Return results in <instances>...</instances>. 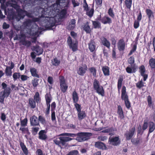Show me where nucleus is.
Segmentation results:
<instances>
[{
	"label": "nucleus",
	"mask_w": 155,
	"mask_h": 155,
	"mask_svg": "<svg viewBox=\"0 0 155 155\" xmlns=\"http://www.w3.org/2000/svg\"><path fill=\"white\" fill-rule=\"evenodd\" d=\"M136 87L139 89H140L144 86V83L143 82L142 80L138 81L136 84Z\"/></svg>",
	"instance_id": "45"
},
{
	"label": "nucleus",
	"mask_w": 155,
	"mask_h": 155,
	"mask_svg": "<svg viewBox=\"0 0 155 155\" xmlns=\"http://www.w3.org/2000/svg\"><path fill=\"white\" fill-rule=\"evenodd\" d=\"M155 130V124L153 121H150L149 123V131L148 136H149L150 134L153 132Z\"/></svg>",
	"instance_id": "27"
},
{
	"label": "nucleus",
	"mask_w": 155,
	"mask_h": 155,
	"mask_svg": "<svg viewBox=\"0 0 155 155\" xmlns=\"http://www.w3.org/2000/svg\"><path fill=\"white\" fill-rule=\"evenodd\" d=\"M59 81L60 89L63 93H65L68 89V86L64 77L62 76H59Z\"/></svg>",
	"instance_id": "7"
},
{
	"label": "nucleus",
	"mask_w": 155,
	"mask_h": 155,
	"mask_svg": "<svg viewBox=\"0 0 155 155\" xmlns=\"http://www.w3.org/2000/svg\"><path fill=\"white\" fill-rule=\"evenodd\" d=\"M69 46L70 48L72 49L73 51H75L78 50L77 44L76 43H73Z\"/></svg>",
	"instance_id": "46"
},
{
	"label": "nucleus",
	"mask_w": 155,
	"mask_h": 155,
	"mask_svg": "<svg viewBox=\"0 0 155 155\" xmlns=\"http://www.w3.org/2000/svg\"><path fill=\"white\" fill-rule=\"evenodd\" d=\"M101 43L104 46L107 47L108 49H110V41L104 37H102L101 39Z\"/></svg>",
	"instance_id": "24"
},
{
	"label": "nucleus",
	"mask_w": 155,
	"mask_h": 155,
	"mask_svg": "<svg viewBox=\"0 0 155 155\" xmlns=\"http://www.w3.org/2000/svg\"><path fill=\"white\" fill-rule=\"evenodd\" d=\"M28 129V127H21L19 129V130L22 131V133L25 134L26 133Z\"/></svg>",
	"instance_id": "63"
},
{
	"label": "nucleus",
	"mask_w": 155,
	"mask_h": 155,
	"mask_svg": "<svg viewBox=\"0 0 155 155\" xmlns=\"http://www.w3.org/2000/svg\"><path fill=\"white\" fill-rule=\"evenodd\" d=\"M99 20L104 25L107 24H110L112 22L111 18L106 15L104 16L101 19Z\"/></svg>",
	"instance_id": "20"
},
{
	"label": "nucleus",
	"mask_w": 155,
	"mask_h": 155,
	"mask_svg": "<svg viewBox=\"0 0 155 155\" xmlns=\"http://www.w3.org/2000/svg\"><path fill=\"white\" fill-rule=\"evenodd\" d=\"M56 107V104L55 102H53L51 105V119L52 121L56 120L55 110Z\"/></svg>",
	"instance_id": "17"
},
{
	"label": "nucleus",
	"mask_w": 155,
	"mask_h": 155,
	"mask_svg": "<svg viewBox=\"0 0 155 155\" xmlns=\"http://www.w3.org/2000/svg\"><path fill=\"white\" fill-rule=\"evenodd\" d=\"M92 135V133L89 132H81L77 134H73L65 133L61 134L60 135L68 137H56L53 140L54 143L61 148L62 147L66 146L67 142L74 139V138L77 136L75 140L79 142H81L87 140L90 138Z\"/></svg>",
	"instance_id": "2"
},
{
	"label": "nucleus",
	"mask_w": 155,
	"mask_h": 155,
	"mask_svg": "<svg viewBox=\"0 0 155 155\" xmlns=\"http://www.w3.org/2000/svg\"><path fill=\"white\" fill-rule=\"evenodd\" d=\"M123 81V77L120 76L118 78L117 82V88L118 90V92L120 93V90Z\"/></svg>",
	"instance_id": "35"
},
{
	"label": "nucleus",
	"mask_w": 155,
	"mask_h": 155,
	"mask_svg": "<svg viewBox=\"0 0 155 155\" xmlns=\"http://www.w3.org/2000/svg\"><path fill=\"white\" fill-rule=\"evenodd\" d=\"M38 121L40 122L41 123L44 124L45 123V118L41 115L38 116Z\"/></svg>",
	"instance_id": "61"
},
{
	"label": "nucleus",
	"mask_w": 155,
	"mask_h": 155,
	"mask_svg": "<svg viewBox=\"0 0 155 155\" xmlns=\"http://www.w3.org/2000/svg\"><path fill=\"white\" fill-rule=\"evenodd\" d=\"M114 131V128L113 127H112L104 130H103L101 132L103 133H110V132H113Z\"/></svg>",
	"instance_id": "48"
},
{
	"label": "nucleus",
	"mask_w": 155,
	"mask_h": 155,
	"mask_svg": "<svg viewBox=\"0 0 155 155\" xmlns=\"http://www.w3.org/2000/svg\"><path fill=\"white\" fill-rule=\"evenodd\" d=\"M38 80L36 78H34V79L32 81V84L34 87H36L38 86Z\"/></svg>",
	"instance_id": "56"
},
{
	"label": "nucleus",
	"mask_w": 155,
	"mask_h": 155,
	"mask_svg": "<svg viewBox=\"0 0 155 155\" xmlns=\"http://www.w3.org/2000/svg\"><path fill=\"white\" fill-rule=\"evenodd\" d=\"M5 73L6 76H11L12 74V69L8 68L6 67L5 70Z\"/></svg>",
	"instance_id": "49"
},
{
	"label": "nucleus",
	"mask_w": 155,
	"mask_h": 155,
	"mask_svg": "<svg viewBox=\"0 0 155 155\" xmlns=\"http://www.w3.org/2000/svg\"><path fill=\"white\" fill-rule=\"evenodd\" d=\"M49 0H24L25 6H33L37 5L40 6L41 15L38 18L33 17L31 18V22L39 21L41 18H45L44 27L48 30H52L55 24V20L54 18L55 14V10L54 8V4L49 6L48 1Z\"/></svg>",
	"instance_id": "1"
},
{
	"label": "nucleus",
	"mask_w": 155,
	"mask_h": 155,
	"mask_svg": "<svg viewBox=\"0 0 155 155\" xmlns=\"http://www.w3.org/2000/svg\"><path fill=\"white\" fill-rule=\"evenodd\" d=\"M19 18H18V21H20L21 19H23L25 16L26 15L29 18H32L33 17V13L32 12H29L27 11L23 10Z\"/></svg>",
	"instance_id": "13"
},
{
	"label": "nucleus",
	"mask_w": 155,
	"mask_h": 155,
	"mask_svg": "<svg viewBox=\"0 0 155 155\" xmlns=\"http://www.w3.org/2000/svg\"><path fill=\"white\" fill-rule=\"evenodd\" d=\"M88 48L91 52H95L96 43L94 40H91L88 44Z\"/></svg>",
	"instance_id": "18"
},
{
	"label": "nucleus",
	"mask_w": 155,
	"mask_h": 155,
	"mask_svg": "<svg viewBox=\"0 0 155 155\" xmlns=\"http://www.w3.org/2000/svg\"><path fill=\"white\" fill-rule=\"evenodd\" d=\"M21 74L20 73L15 72L13 74V78L14 80L15 81L17 80V79H19L20 78Z\"/></svg>",
	"instance_id": "54"
},
{
	"label": "nucleus",
	"mask_w": 155,
	"mask_h": 155,
	"mask_svg": "<svg viewBox=\"0 0 155 155\" xmlns=\"http://www.w3.org/2000/svg\"><path fill=\"white\" fill-rule=\"evenodd\" d=\"M87 69V67L86 65L83 67H80L77 70L78 74L81 76H84L85 73Z\"/></svg>",
	"instance_id": "23"
},
{
	"label": "nucleus",
	"mask_w": 155,
	"mask_h": 155,
	"mask_svg": "<svg viewBox=\"0 0 155 155\" xmlns=\"http://www.w3.org/2000/svg\"><path fill=\"white\" fill-rule=\"evenodd\" d=\"M31 19H26L25 21L23 22V25L25 27H29L31 25Z\"/></svg>",
	"instance_id": "42"
},
{
	"label": "nucleus",
	"mask_w": 155,
	"mask_h": 155,
	"mask_svg": "<svg viewBox=\"0 0 155 155\" xmlns=\"http://www.w3.org/2000/svg\"><path fill=\"white\" fill-rule=\"evenodd\" d=\"M19 42L22 45L25 46L27 47H29L31 45V43L30 41L26 40L25 39L21 40Z\"/></svg>",
	"instance_id": "38"
},
{
	"label": "nucleus",
	"mask_w": 155,
	"mask_h": 155,
	"mask_svg": "<svg viewBox=\"0 0 155 155\" xmlns=\"http://www.w3.org/2000/svg\"><path fill=\"white\" fill-rule=\"evenodd\" d=\"M19 142V145L23 152V153L25 155H28V150L24 143L21 140Z\"/></svg>",
	"instance_id": "26"
},
{
	"label": "nucleus",
	"mask_w": 155,
	"mask_h": 155,
	"mask_svg": "<svg viewBox=\"0 0 155 155\" xmlns=\"http://www.w3.org/2000/svg\"><path fill=\"white\" fill-rule=\"evenodd\" d=\"M97 139L101 141H104L107 140V137L105 135H101L98 137Z\"/></svg>",
	"instance_id": "51"
},
{
	"label": "nucleus",
	"mask_w": 155,
	"mask_h": 155,
	"mask_svg": "<svg viewBox=\"0 0 155 155\" xmlns=\"http://www.w3.org/2000/svg\"><path fill=\"white\" fill-rule=\"evenodd\" d=\"M149 64L152 70H155V59L152 58L149 61Z\"/></svg>",
	"instance_id": "36"
},
{
	"label": "nucleus",
	"mask_w": 155,
	"mask_h": 155,
	"mask_svg": "<svg viewBox=\"0 0 155 155\" xmlns=\"http://www.w3.org/2000/svg\"><path fill=\"white\" fill-rule=\"evenodd\" d=\"M5 14L7 16L9 20H13L15 19L17 21H18L17 15L15 14L13 9H8L7 12L6 11V13H5Z\"/></svg>",
	"instance_id": "9"
},
{
	"label": "nucleus",
	"mask_w": 155,
	"mask_h": 155,
	"mask_svg": "<svg viewBox=\"0 0 155 155\" xmlns=\"http://www.w3.org/2000/svg\"><path fill=\"white\" fill-rule=\"evenodd\" d=\"M45 98L46 101H51L52 100V98L50 94H46L45 96Z\"/></svg>",
	"instance_id": "58"
},
{
	"label": "nucleus",
	"mask_w": 155,
	"mask_h": 155,
	"mask_svg": "<svg viewBox=\"0 0 155 155\" xmlns=\"http://www.w3.org/2000/svg\"><path fill=\"white\" fill-rule=\"evenodd\" d=\"M147 101L148 106L149 107H151L152 105V98L150 96H148L147 97Z\"/></svg>",
	"instance_id": "60"
},
{
	"label": "nucleus",
	"mask_w": 155,
	"mask_h": 155,
	"mask_svg": "<svg viewBox=\"0 0 155 155\" xmlns=\"http://www.w3.org/2000/svg\"><path fill=\"white\" fill-rule=\"evenodd\" d=\"M76 21L75 19H72L69 22L68 25L67 26V28L69 30H72L75 28Z\"/></svg>",
	"instance_id": "22"
},
{
	"label": "nucleus",
	"mask_w": 155,
	"mask_h": 155,
	"mask_svg": "<svg viewBox=\"0 0 155 155\" xmlns=\"http://www.w3.org/2000/svg\"><path fill=\"white\" fill-rule=\"evenodd\" d=\"M75 108L77 111L78 118V120L81 121L85 119L87 116V114L85 111L81 110V104H77L75 106Z\"/></svg>",
	"instance_id": "6"
},
{
	"label": "nucleus",
	"mask_w": 155,
	"mask_h": 155,
	"mask_svg": "<svg viewBox=\"0 0 155 155\" xmlns=\"http://www.w3.org/2000/svg\"><path fill=\"white\" fill-rule=\"evenodd\" d=\"M148 120H144L142 127V130L144 131L147 129L148 127Z\"/></svg>",
	"instance_id": "55"
},
{
	"label": "nucleus",
	"mask_w": 155,
	"mask_h": 155,
	"mask_svg": "<svg viewBox=\"0 0 155 155\" xmlns=\"http://www.w3.org/2000/svg\"><path fill=\"white\" fill-rule=\"evenodd\" d=\"M127 62L128 64L131 65V66H128L126 68V72L129 74L135 73L137 71V66L136 65V64L134 63V57L133 56L130 57L128 59Z\"/></svg>",
	"instance_id": "4"
},
{
	"label": "nucleus",
	"mask_w": 155,
	"mask_h": 155,
	"mask_svg": "<svg viewBox=\"0 0 155 155\" xmlns=\"http://www.w3.org/2000/svg\"><path fill=\"white\" fill-rule=\"evenodd\" d=\"M28 119L26 117L22 120H21L20 125L21 127H25L27 126Z\"/></svg>",
	"instance_id": "47"
},
{
	"label": "nucleus",
	"mask_w": 155,
	"mask_h": 155,
	"mask_svg": "<svg viewBox=\"0 0 155 155\" xmlns=\"http://www.w3.org/2000/svg\"><path fill=\"white\" fill-rule=\"evenodd\" d=\"M132 3V0H125L124 1V5L125 8L130 10V9Z\"/></svg>",
	"instance_id": "30"
},
{
	"label": "nucleus",
	"mask_w": 155,
	"mask_h": 155,
	"mask_svg": "<svg viewBox=\"0 0 155 155\" xmlns=\"http://www.w3.org/2000/svg\"><path fill=\"white\" fill-rule=\"evenodd\" d=\"M30 120L31 126L35 127L40 125L38 119V117L35 115L31 117Z\"/></svg>",
	"instance_id": "12"
},
{
	"label": "nucleus",
	"mask_w": 155,
	"mask_h": 155,
	"mask_svg": "<svg viewBox=\"0 0 155 155\" xmlns=\"http://www.w3.org/2000/svg\"><path fill=\"white\" fill-rule=\"evenodd\" d=\"M39 130V128L38 127H32L31 128V132L32 135H35L37 134Z\"/></svg>",
	"instance_id": "50"
},
{
	"label": "nucleus",
	"mask_w": 155,
	"mask_h": 155,
	"mask_svg": "<svg viewBox=\"0 0 155 155\" xmlns=\"http://www.w3.org/2000/svg\"><path fill=\"white\" fill-rule=\"evenodd\" d=\"M34 50L36 52L38 55L42 54L43 51V49L38 45L34 47Z\"/></svg>",
	"instance_id": "34"
},
{
	"label": "nucleus",
	"mask_w": 155,
	"mask_h": 155,
	"mask_svg": "<svg viewBox=\"0 0 155 155\" xmlns=\"http://www.w3.org/2000/svg\"><path fill=\"white\" fill-rule=\"evenodd\" d=\"M78 153L77 150H73L70 151L67 155H78Z\"/></svg>",
	"instance_id": "62"
},
{
	"label": "nucleus",
	"mask_w": 155,
	"mask_h": 155,
	"mask_svg": "<svg viewBox=\"0 0 155 155\" xmlns=\"http://www.w3.org/2000/svg\"><path fill=\"white\" fill-rule=\"evenodd\" d=\"M90 73L92 74L93 77H97V70L94 67H91L89 69Z\"/></svg>",
	"instance_id": "43"
},
{
	"label": "nucleus",
	"mask_w": 155,
	"mask_h": 155,
	"mask_svg": "<svg viewBox=\"0 0 155 155\" xmlns=\"http://www.w3.org/2000/svg\"><path fill=\"white\" fill-rule=\"evenodd\" d=\"M139 72H140L141 75L144 74L146 69L145 66L143 65H142L139 67Z\"/></svg>",
	"instance_id": "52"
},
{
	"label": "nucleus",
	"mask_w": 155,
	"mask_h": 155,
	"mask_svg": "<svg viewBox=\"0 0 155 155\" xmlns=\"http://www.w3.org/2000/svg\"><path fill=\"white\" fill-rule=\"evenodd\" d=\"M11 6L16 10L17 13V18L18 19L20 16L23 10V9L20 8V6L17 4H11Z\"/></svg>",
	"instance_id": "14"
},
{
	"label": "nucleus",
	"mask_w": 155,
	"mask_h": 155,
	"mask_svg": "<svg viewBox=\"0 0 155 155\" xmlns=\"http://www.w3.org/2000/svg\"><path fill=\"white\" fill-rule=\"evenodd\" d=\"M121 92V99L124 101L129 99V97L126 91V87L124 86L122 87Z\"/></svg>",
	"instance_id": "16"
},
{
	"label": "nucleus",
	"mask_w": 155,
	"mask_h": 155,
	"mask_svg": "<svg viewBox=\"0 0 155 155\" xmlns=\"http://www.w3.org/2000/svg\"><path fill=\"white\" fill-rule=\"evenodd\" d=\"M102 71L105 76H108L110 75L109 68L107 66H103Z\"/></svg>",
	"instance_id": "33"
},
{
	"label": "nucleus",
	"mask_w": 155,
	"mask_h": 155,
	"mask_svg": "<svg viewBox=\"0 0 155 155\" xmlns=\"http://www.w3.org/2000/svg\"><path fill=\"white\" fill-rule=\"evenodd\" d=\"M135 132V127H133L129 130V131H127L125 133L124 136L127 140H130L134 136Z\"/></svg>",
	"instance_id": "10"
},
{
	"label": "nucleus",
	"mask_w": 155,
	"mask_h": 155,
	"mask_svg": "<svg viewBox=\"0 0 155 155\" xmlns=\"http://www.w3.org/2000/svg\"><path fill=\"white\" fill-rule=\"evenodd\" d=\"M61 63L60 60H58L56 57L53 58L51 60L52 64L55 66H58Z\"/></svg>",
	"instance_id": "41"
},
{
	"label": "nucleus",
	"mask_w": 155,
	"mask_h": 155,
	"mask_svg": "<svg viewBox=\"0 0 155 155\" xmlns=\"http://www.w3.org/2000/svg\"><path fill=\"white\" fill-rule=\"evenodd\" d=\"M30 71L32 76L37 78H39V75L38 74V72L35 68H30Z\"/></svg>",
	"instance_id": "31"
},
{
	"label": "nucleus",
	"mask_w": 155,
	"mask_h": 155,
	"mask_svg": "<svg viewBox=\"0 0 155 155\" xmlns=\"http://www.w3.org/2000/svg\"><path fill=\"white\" fill-rule=\"evenodd\" d=\"M124 103L126 108L129 109L131 107V103L129 99L124 101Z\"/></svg>",
	"instance_id": "59"
},
{
	"label": "nucleus",
	"mask_w": 155,
	"mask_h": 155,
	"mask_svg": "<svg viewBox=\"0 0 155 155\" xmlns=\"http://www.w3.org/2000/svg\"><path fill=\"white\" fill-rule=\"evenodd\" d=\"M36 101L32 98H30L28 100V104L31 109H33L36 107Z\"/></svg>",
	"instance_id": "32"
},
{
	"label": "nucleus",
	"mask_w": 155,
	"mask_h": 155,
	"mask_svg": "<svg viewBox=\"0 0 155 155\" xmlns=\"http://www.w3.org/2000/svg\"><path fill=\"white\" fill-rule=\"evenodd\" d=\"M137 20L134 21V26L135 29L138 28L140 25V22L142 18V15L141 12L140 11L137 12Z\"/></svg>",
	"instance_id": "11"
},
{
	"label": "nucleus",
	"mask_w": 155,
	"mask_h": 155,
	"mask_svg": "<svg viewBox=\"0 0 155 155\" xmlns=\"http://www.w3.org/2000/svg\"><path fill=\"white\" fill-rule=\"evenodd\" d=\"M137 43L134 45L131 50L130 51V52L128 54V56L131 55L137 49Z\"/></svg>",
	"instance_id": "53"
},
{
	"label": "nucleus",
	"mask_w": 155,
	"mask_h": 155,
	"mask_svg": "<svg viewBox=\"0 0 155 155\" xmlns=\"http://www.w3.org/2000/svg\"><path fill=\"white\" fill-rule=\"evenodd\" d=\"M20 78L21 80L22 81H24L27 80L28 78L27 75L21 74L20 75Z\"/></svg>",
	"instance_id": "64"
},
{
	"label": "nucleus",
	"mask_w": 155,
	"mask_h": 155,
	"mask_svg": "<svg viewBox=\"0 0 155 155\" xmlns=\"http://www.w3.org/2000/svg\"><path fill=\"white\" fill-rule=\"evenodd\" d=\"M145 12L148 19L149 21H151V19L153 18L154 16L153 12L150 9H147Z\"/></svg>",
	"instance_id": "29"
},
{
	"label": "nucleus",
	"mask_w": 155,
	"mask_h": 155,
	"mask_svg": "<svg viewBox=\"0 0 155 155\" xmlns=\"http://www.w3.org/2000/svg\"><path fill=\"white\" fill-rule=\"evenodd\" d=\"M94 146L95 147L99 149L102 150H106L107 149L106 145L104 143L101 141L95 142Z\"/></svg>",
	"instance_id": "19"
},
{
	"label": "nucleus",
	"mask_w": 155,
	"mask_h": 155,
	"mask_svg": "<svg viewBox=\"0 0 155 155\" xmlns=\"http://www.w3.org/2000/svg\"><path fill=\"white\" fill-rule=\"evenodd\" d=\"M92 22L94 28L95 29L101 28V24L99 21H92Z\"/></svg>",
	"instance_id": "40"
},
{
	"label": "nucleus",
	"mask_w": 155,
	"mask_h": 155,
	"mask_svg": "<svg viewBox=\"0 0 155 155\" xmlns=\"http://www.w3.org/2000/svg\"><path fill=\"white\" fill-rule=\"evenodd\" d=\"M93 87L96 92L102 97L104 96V90L102 86H101L99 81L96 79L94 80L93 83Z\"/></svg>",
	"instance_id": "5"
},
{
	"label": "nucleus",
	"mask_w": 155,
	"mask_h": 155,
	"mask_svg": "<svg viewBox=\"0 0 155 155\" xmlns=\"http://www.w3.org/2000/svg\"><path fill=\"white\" fill-rule=\"evenodd\" d=\"M83 30L86 32L87 34H90L91 32V29L89 25V23L88 21L87 22L82 26Z\"/></svg>",
	"instance_id": "28"
},
{
	"label": "nucleus",
	"mask_w": 155,
	"mask_h": 155,
	"mask_svg": "<svg viewBox=\"0 0 155 155\" xmlns=\"http://www.w3.org/2000/svg\"><path fill=\"white\" fill-rule=\"evenodd\" d=\"M72 99L73 100V102L74 104V105L75 107V106L77 104H79L77 103L79 100V97L77 93L75 90H74L72 94Z\"/></svg>",
	"instance_id": "21"
},
{
	"label": "nucleus",
	"mask_w": 155,
	"mask_h": 155,
	"mask_svg": "<svg viewBox=\"0 0 155 155\" xmlns=\"http://www.w3.org/2000/svg\"><path fill=\"white\" fill-rule=\"evenodd\" d=\"M108 14L109 16L112 18L115 17V15L113 11V8L111 7L109 9L108 11Z\"/></svg>",
	"instance_id": "44"
},
{
	"label": "nucleus",
	"mask_w": 155,
	"mask_h": 155,
	"mask_svg": "<svg viewBox=\"0 0 155 155\" xmlns=\"http://www.w3.org/2000/svg\"><path fill=\"white\" fill-rule=\"evenodd\" d=\"M126 44L123 39H120L117 43V47L118 50L120 51H123L125 49Z\"/></svg>",
	"instance_id": "15"
},
{
	"label": "nucleus",
	"mask_w": 155,
	"mask_h": 155,
	"mask_svg": "<svg viewBox=\"0 0 155 155\" xmlns=\"http://www.w3.org/2000/svg\"><path fill=\"white\" fill-rule=\"evenodd\" d=\"M92 5V8L89 11L88 10L86 11V14L90 18L92 17L94 15V2L93 3Z\"/></svg>",
	"instance_id": "37"
},
{
	"label": "nucleus",
	"mask_w": 155,
	"mask_h": 155,
	"mask_svg": "<svg viewBox=\"0 0 155 155\" xmlns=\"http://www.w3.org/2000/svg\"><path fill=\"white\" fill-rule=\"evenodd\" d=\"M108 143L109 144L114 146L119 145L120 143V140L119 136L110 137L108 139Z\"/></svg>",
	"instance_id": "8"
},
{
	"label": "nucleus",
	"mask_w": 155,
	"mask_h": 155,
	"mask_svg": "<svg viewBox=\"0 0 155 155\" xmlns=\"http://www.w3.org/2000/svg\"><path fill=\"white\" fill-rule=\"evenodd\" d=\"M33 98V100L36 101V103H38L41 102V99L38 92H35Z\"/></svg>",
	"instance_id": "39"
},
{
	"label": "nucleus",
	"mask_w": 155,
	"mask_h": 155,
	"mask_svg": "<svg viewBox=\"0 0 155 155\" xmlns=\"http://www.w3.org/2000/svg\"><path fill=\"white\" fill-rule=\"evenodd\" d=\"M46 132L45 130H41L38 133L39 138L42 140H45L47 138V135L46 134Z\"/></svg>",
	"instance_id": "25"
},
{
	"label": "nucleus",
	"mask_w": 155,
	"mask_h": 155,
	"mask_svg": "<svg viewBox=\"0 0 155 155\" xmlns=\"http://www.w3.org/2000/svg\"><path fill=\"white\" fill-rule=\"evenodd\" d=\"M2 88L4 90L0 92V102L4 104L5 98L8 97L11 93V89L10 87H7V85L4 82L2 84Z\"/></svg>",
	"instance_id": "3"
},
{
	"label": "nucleus",
	"mask_w": 155,
	"mask_h": 155,
	"mask_svg": "<svg viewBox=\"0 0 155 155\" xmlns=\"http://www.w3.org/2000/svg\"><path fill=\"white\" fill-rule=\"evenodd\" d=\"M131 141L133 144L137 145L140 142V140L138 138L132 139Z\"/></svg>",
	"instance_id": "57"
}]
</instances>
